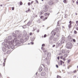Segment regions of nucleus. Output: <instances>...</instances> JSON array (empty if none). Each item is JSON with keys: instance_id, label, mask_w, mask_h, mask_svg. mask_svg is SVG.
<instances>
[{"instance_id": "f257e3e1", "label": "nucleus", "mask_w": 78, "mask_h": 78, "mask_svg": "<svg viewBox=\"0 0 78 78\" xmlns=\"http://www.w3.org/2000/svg\"><path fill=\"white\" fill-rule=\"evenodd\" d=\"M49 8V6L47 5H44L43 7V10L44 12H47L48 11V9Z\"/></svg>"}, {"instance_id": "f03ea898", "label": "nucleus", "mask_w": 78, "mask_h": 78, "mask_svg": "<svg viewBox=\"0 0 78 78\" xmlns=\"http://www.w3.org/2000/svg\"><path fill=\"white\" fill-rule=\"evenodd\" d=\"M17 41H18V42H19V40H17V38H16L14 39L13 40V41H9V44L10 45L13 44V43H14V42H17Z\"/></svg>"}, {"instance_id": "7ed1b4c3", "label": "nucleus", "mask_w": 78, "mask_h": 78, "mask_svg": "<svg viewBox=\"0 0 78 78\" xmlns=\"http://www.w3.org/2000/svg\"><path fill=\"white\" fill-rule=\"evenodd\" d=\"M66 47L67 48L70 49L72 47V43H70V42H68L66 44Z\"/></svg>"}, {"instance_id": "20e7f679", "label": "nucleus", "mask_w": 78, "mask_h": 78, "mask_svg": "<svg viewBox=\"0 0 78 78\" xmlns=\"http://www.w3.org/2000/svg\"><path fill=\"white\" fill-rule=\"evenodd\" d=\"M21 43H22V41L21 40H20V42H18L17 43H16L15 45V46H20V45H21Z\"/></svg>"}, {"instance_id": "39448f33", "label": "nucleus", "mask_w": 78, "mask_h": 78, "mask_svg": "<svg viewBox=\"0 0 78 78\" xmlns=\"http://www.w3.org/2000/svg\"><path fill=\"white\" fill-rule=\"evenodd\" d=\"M56 31L57 32L56 34L57 36V37H59V36H60V34H59V32H58L59 31V29L58 28H56Z\"/></svg>"}, {"instance_id": "423d86ee", "label": "nucleus", "mask_w": 78, "mask_h": 78, "mask_svg": "<svg viewBox=\"0 0 78 78\" xmlns=\"http://www.w3.org/2000/svg\"><path fill=\"white\" fill-rule=\"evenodd\" d=\"M62 40L61 41V42L62 44H63L64 42V41H65V37L64 36H63V37H62Z\"/></svg>"}, {"instance_id": "0eeeda50", "label": "nucleus", "mask_w": 78, "mask_h": 78, "mask_svg": "<svg viewBox=\"0 0 78 78\" xmlns=\"http://www.w3.org/2000/svg\"><path fill=\"white\" fill-rule=\"evenodd\" d=\"M51 34H54V36L56 34V32H55V30H53L51 32Z\"/></svg>"}, {"instance_id": "6e6552de", "label": "nucleus", "mask_w": 78, "mask_h": 78, "mask_svg": "<svg viewBox=\"0 0 78 78\" xmlns=\"http://www.w3.org/2000/svg\"><path fill=\"white\" fill-rule=\"evenodd\" d=\"M67 57V54H65L63 56V61H65V59H66V57Z\"/></svg>"}, {"instance_id": "1a4fd4ad", "label": "nucleus", "mask_w": 78, "mask_h": 78, "mask_svg": "<svg viewBox=\"0 0 78 78\" xmlns=\"http://www.w3.org/2000/svg\"><path fill=\"white\" fill-rule=\"evenodd\" d=\"M69 23L70 24L68 25V27L69 28V29H70V28L71 27H72V21H70L69 22Z\"/></svg>"}, {"instance_id": "9d476101", "label": "nucleus", "mask_w": 78, "mask_h": 78, "mask_svg": "<svg viewBox=\"0 0 78 78\" xmlns=\"http://www.w3.org/2000/svg\"><path fill=\"white\" fill-rule=\"evenodd\" d=\"M49 5H53V4H54V3L53 2L51 1H50L48 3Z\"/></svg>"}, {"instance_id": "9b49d317", "label": "nucleus", "mask_w": 78, "mask_h": 78, "mask_svg": "<svg viewBox=\"0 0 78 78\" xmlns=\"http://www.w3.org/2000/svg\"><path fill=\"white\" fill-rule=\"evenodd\" d=\"M68 38L70 41H72V38H71V37H70V35L68 36Z\"/></svg>"}, {"instance_id": "f8f14e48", "label": "nucleus", "mask_w": 78, "mask_h": 78, "mask_svg": "<svg viewBox=\"0 0 78 78\" xmlns=\"http://www.w3.org/2000/svg\"><path fill=\"white\" fill-rule=\"evenodd\" d=\"M2 50L3 51H6V48L4 47V46L2 47Z\"/></svg>"}, {"instance_id": "ddd939ff", "label": "nucleus", "mask_w": 78, "mask_h": 78, "mask_svg": "<svg viewBox=\"0 0 78 78\" xmlns=\"http://www.w3.org/2000/svg\"><path fill=\"white\" fill-rule=\"evenodd\" d=\"M31 23H32V22L31 21H29L27 23V25H28V26H30V25Z\"/></svg>"}, {"instance_id": "4468645a", "label": "nucleus", "mask_w": 78, "mask_h": 78, "mask_svg": "<svg viewBox=\"0 0 78 78\" xmlns=\"http://www.w3.org/2000/svg\"><path fill=\"white\" fill-rule=\"evenodd\" d=\"M45 75V72H43L41 73V76H44Z\"/></svg>"}, {"instance_id": "2eb2a0df", "label": "nucleus", "mask_w": 78, "mask_h": 78, "mask_svg": "<svg viewBox=\"0 0 78 78\" xmlns=\"http://www.w3.org/2000/svg\"><path fill=\"white\" fill-rule=\"evenodd\" d=\"M22 34H19L17 35V37H22Z\"/></svg>"}, {"instance_id": "dca6fc26", "label": "nucleus", "mask_w": 78, "mask_h": 78, "mask_svg": "<svg viewBox=\"0 0 78 78\" xmlns=\"http://www.w3.org/2000/svg\"><path fill=\"white\" fill-rule=\"evenodd\" d=\"M8 40H11L12 39V37L11 36H10L8 37Z\"/></svg>"}, {"instance_id": "f3484780", "label": "nucleus", "mask_w": 78, "mask_h": 78, "mask_svg": "<svg viewBox=\"0 0 78 78\" xmlns=\"http://www.w3.org/2000/svg\"><path fill=\"white\" fill-rule=\"evenodd\" d=\"M4 41H5V43H7V42H8V39L7 38H5L4 40Z\"/></svg>"}, {"instance_id": "a211bd4d", "label": "nucleus", "mask_w": 78, "mask_h": 78, "mask_svg": "<svg viewBox=\"0 0 78 78\" xmlns=\"http://www.w3.org/2000/svg\"><path fill=\"white\" fill-rule=\"evenodd\" d=\"M19 32H20V31H19L16 30L15 31V34H19Z\"/></svg>"}, {"instance_id": "6ab92c4d", "label": "nucleus", "mask_w": 78, "mask_h": 78, "mask_svg": "<svg viewBox=\"0 0 78 78\" xmlns=\"http://www.w3.org/2000/svg\"><path fill=\"white\" fill-rule=\"evenodd\" d=\"M44 14V12H43V11H41L40 12V15H42Z\"/></svg>"}, {"instance_id": "aec40b11", "label": "nucleus", "mask_w": 78, "mask_h": 78, "mask_svg": "<svg viewBox=\"0 0 78 78\" xmlns=\"http://www.w3.org/2000/svg\"><path fill=\"white\" fill-rule=\"evenodd\" d=\"M9 44H9H8V45L7 46V48H8V49H9L10 48H11V45H11V44H9V43H8Z\"/></svg>"}, {"instance_id": "412c9836", "label": "nucleus", "mask_w": 78, "mask_h": 78, "mask_svg": "<svg viewBox=\"0 0 78 78\" xmlns=\"http://www.w3.org/2000/svg\"><path fill=\"white\" fill-rule=\"evenodd\" d=\"M62 52L63 53H66V51L64 49H62Z\"/></svg>"}, {"instance_id": "4be33fe9", "label": "nucleus", "mask_w": 78, "mask_h": 78, "mask_svg": "<svg viewBox=\"0 0 78 78\" xmlns=\"http://www.w3.org/2000/svg\"><path fill=\"white\" fill-rule=\"evenodd\" d=\"M13 36V37H17V35L16 34H14V33H13L12 34Z\"/></svg>"}, {"instance_id": "5701e85b", "label": "nucleus", "mask_w": 78, "mask_h": 78, "mask_svg": "<svg viewBox=\"0 0 78 78\" xmlns=\"http://www.w3.org/2000/svg\"><path fill=\"white\" fill-rule=\"evenodd\" d=\"M39 69L40 72H41L42 70V67H40Z\"/></svg>"}, {"instance_id": "b1692460", "label": "nucleus", "mask_w": 78, "mask_h": 78, "mask_svg": "<svg viewBox=\"0 0 78 78\" xmlns=\"http://www.w3.org/2000/svg\"><path fill=\"white\" fill-rule=\"evenodd\" d=\"M45 16H46V17H48L49 15H48V13H46L45 14Z\"/></svg>"}, {"instance_id": "393cba45", "label": "nucleus", "mask_w": 78, "mask_h": 78, "mask_svg": "<svg viewBox=\"0 0 78 78\" xmlns=\"http://www.w3.org/2000/svg\"><path fill=\"white\" fill-rule=\"evenodd\" d=\"M8 45V44H7L6 43H5L4 45L5 47H6V48H7Z\"/></svg>"}, {"instance_id": "a878e982", "label": "nucleus", "mask_w": 78, "mask_h": 78, "mask_svg": "<svg viewBox=\"0 0 78 78\" xmlns=\"http://www.w3.org/2000/svg\"><path fill=\"white\" fill-rule=\"evenodd\" d=\"M11 48H12V49H14V45H12L11 46Z\"/></svg>"}, {"instance_id": "bb28decb", "label": "nucleus", "mask_w": 78, "mask_h": 78, "mask_svg": "<svg viewBox=\"0 0 78 78\" xmlns=\"http://www.w3.org/2000/svg\"><path fill=\"white\" fill-rule=\"evenodd\" d=\"M30 9H28V10H27L26 11V12H29V11L30 12Z\"/></svg>"}, {"instance_id": "cd10ccee", "label": "nucleus", "mask_w": 78, "mask_h": 78, "mask_svg": "<svg viewBox=\"0 0 78 78\" xmlns=\"http://www.w3.org/2000/svg\"><path fill=\"white\" fill-rule=\"evenodd\" d=\"M57 26H60V24H59V21H58L57 22Z\"/></svg>"}, {"instance_id": "c85d7f7f", "label": "nucleus", "mask_w": 78, "mask_h": 78, "mask_svg": "<svg viewBox=\"0 0 78 78\" xmlns=\"http://www.w3.org/2000/svg\"><path fill=\"white\" fill-rule=\"evenodd\" d=\"M63 2H64V3H67V1L66 0H63Z\"/></svg>"}, {"instance_id": "c756f323", "label": "nucleus", "mask_w": 78, "mask_h": 78, "mask_svg": "<svg viewBox=\"0 0 78 78\" xmlns=\"http://www.w3.org/2000/svg\"><path fill=\"white\" fill-rule=\"evenodd\" d=\"M53 36H51L50 37V40H52V39H53Z\"/></svg>"}, {"instance_id": "7c9ffc66", "label": "nucleus", "mask_w": 78, "mask_h": 78, "mask_svg": "<svg viewBox=\"0 0 78 78\" xmlns=\"http://www.w3.org/2000/svg\"><path fill=\"white\" fill-rule=\"evenodd\" d=\"M60 65H62V60H60Z\"/></svg>"}, {"instance_id": "2f4dec72", "label": "nucleus", "mask_w": 78, "mask_h": 78, "mask_svg": "<svg viewBox=\"0 0 78 78\" xmlns=\"http://www.w3.org/2000/svg\"><path fill=\"white\" fill-rule=\"evenodd\" d=\"M57 78H61V77L59 76H57Z\"/></svg>"}, {"instance_id": "473e14b6", "label": "nucleus", "mask_w": 78, "mask_h": 78, "mask_svg": "<svg viewBox=\"0 0 78 78\" xmlns=\"http://www.w3.org/2000/svg\"><path fill=\"white\" fill-rule=\"evenodd\" d=\"M26 28V26H23V28Z\"/></svg>"}, {"instance_id": "72a5a7b5", "label": "nucleus", "mask_w": 78, "mask_h": 78, "mask_svg": "<svg viewBox=\"0 0 78 78\" xmlns=\"http://www.w3.org/2000/svg\"><path fill=\"white\" fill-rule=\"evenodd\" d=\"M5 44V43L4 42H3L2 43V45H4Z\"/></svg>"}, {"instance_id": "f704fd0d", "label": "nucleus", "mask_w": 78, "mask_h": 78, "mask_svg": "<svg viewBox=\"0 0 78 78\" xmlns=\"http://www.w3.org/2000/svg\"><path fill=\"white\" fill-rule=\"evenodd\" d=\"M24 36H27V32H25V33L24 34Z\"/></svg>"}, {"instance_id": "c9c22d12", "label": "nucleus", "mask_w": 78, "mask_h": 78, "mask_svg": "<svg viewBox=\"0 0 78 78\" xmlns=\"http://www.w3.org/2000/svg\"><path fill=\"white\" fill-rule=\"evenodd\" d=\"M34 37L33 38L31 39V41H34Z\"/></svg>"}, {"instance_id": "e433bc0d", "label": "nucleus", "mask_w": 78, "mask_h": 78, "mask_svg": "<svg viewBox=\"0 0 78 78\" xmlns=\"http://www.w3.org/2000/svg\"><path fill=\"white\" fill-rule=\"evenodd\" d=\"M60 59H63V57L62 56H61L60 57Z\"/></svg>"}, {"instance_id": "4c0bfd02", "label": "nucleus", "mask_w": 78, "mask_h": 78, "mask_svg": "<svg viewBox=\"0 0 78 78\" xmlns=\"http://www.w3.org/2000/svg\"><path fill=\"white\" fill-rule=\"evenodd\" d=\"M74 33L75 34H76L77 32H76V30H74Z\"/></svg>"}, {"instance_id": "58836bf2", "label": "nucleus", "mask_w": 78, "mask_h": 78, "mask_svg": "<svg viewBox=\"0 0 78 78\" xmlns=\"http://www.w3.org/2000/svg\"><path fill=\"white\" fill-rule=\"evenodd\" d=\"M12 10L13 11L14 10V7H12Z\"/></svg>"}, {"instance_id": "ea45409f", "label": "nucleus", "mask_w": 78, "mask_h": 78, "mask_svg": "<svg viewBox=\"0 0 78 78\" xmlns=\"http://www.w3.org/2000/svg\"><path fill=\"white\" fill-rule=\"evenodd\" d=\"M73 73H76V70H75L73 71Z\"/></svg>"}, {"instance_id": "a19ab883", "label": "nucleus", "mask_w": 78, "mask_h": 78, "mask_svg": "<svg viewBox=\"0 0 78 78\" xmlns=\"http://www.w3.org/2000/svg\"><path fill=\"white\" fill-rule=\"evenodd\" d=\"M23 3H22V2H21L20 3V5H22Z\"/></svg>"}, {"instance_id": "79ce46f5", "label": "nucleus", "mask_w": 78, "mask_h": 78, "mask_svg": "<svg viewBox=\"0 0 78 78\" xmlns=\"http://www.w3.org/2000/svg\"><path fill=\"white\" fill-rule=\"evenodd\" d=\"M30 4H30V2H29L28 3V6L30 5Z\"/></svg>"}, {"instance_id": "37998d69", "label": "nucleus", "mask_w": 78, "mask_h": 78, "mask_svg": "<svg viewBox=\"0 0 78 78\" xmlns=\"http://www.w3.org/2000/svg\"><path fill=\"white\" fill-rule=\"evenodd\" d=\"M36 16H33V17L32 18V19H34V18H35Z\"/></svg>"}, {"instance_id": "c03bdc74", "label": "nucleus", "mask_w": 78, "mask_h": 78, "mask_svg": "<svg viewBox=\"0 0 78 78\" xmlns=\"http://www.w3.org/2000/svg\"><path fill=\"white\" fill-rule=\"evenodd\" d=\"M47 36V35L45 34L44 36V37H46Z\"/></svg>"}, {"instance_id": "a18cd8bd", "label": "nucleus", "mask_w": 78, "mask_h": 78, "mask_svg": "<svg viewBox=\"0 0 78 78\" xmlns=\"http://www.w3.org/2000/svg\"><path fill=\"white\" fill-rule=\"evenodd\" d=\"M30 44H32V45H33V44H34V43H33V42H30Z\"/></svg>"}, {"instance_id": "49530a36", "label": "nucleus", "mask_w": 78, "mask_h": 78, "mask_svg": "<svg viewBox=\"0 0 78 78\" xmlns=\"http://www.w3.org/2000/svg\"><path fill=\"white\" fill-rule=\"evenodd\" d=\"M76 23L77 24V25H78V21H76Z\"/></svg>"}, {"instance_id": "de8ad7c7", "label": "nucleus", "mask_w": 78, "mask_h": 78, "mask_svg": "<svg viewBox=\"0 0 78 78\" xmlns=\"http://www.w3.org/2000/svg\"><path fill=\"white\" fill-rule=\"evenodd\" d=\"M32 34H32V33H30V36H31V35H32Z\"/></svg>"}, {"instance_id": "09e8293b", "label": "nucleus", "mask_w": 78, "mask_h": 78, "mask_svg": "<svg viewBox=\"0 0 78 78\" xmlns=\"http://www.w3.org/2000/svg\"><path fill=\"white\" fill-rule=\"evenodd\" d=\"M42 47H44L45 46V44H43L42 45Z\"/></svg>"}, {"instance_id": "8fccbe9b", "label": "nucleus", "mask_w": 78, "mask_h": 78, "mask_svg": "<svg viewBox=\"0 0 78 78\" xmlns=\"http://www.w3.org/2000/svg\"><path fill=\"white\" fill-rule=\"evenodd\" d=\"M43 17H43V16H41L40 17L41 19H42V18H43Z\"/></svg>"}, {"instance_id": "3c124183", "label": "nucleus", "mask_w": 78, "mask_h": 78, "mask_svg": "<svg viewBox=\"0 0 78 78\" xmlns=\"http://www.w3.org/2000/svg\"><path fill=\"white\" fill-rule=\"evenodd\" d=\"M56 67H57V68H58V65H56Z\"/></svg>"}, {"instance_id": "603ef678", "label": "nucleus", "mask_w": 78, "mask_h": 78, "mask_svg": "<svg viewBox=\"0 0 78 78\" xmlns=\"http://www.w3.org/2000/svg\"><path fill=\"white\" fill-rule=\"evenodd\" d=\"M57 59L58 60H59V57L58 56L57 57Z\"/></svg>"}, {"instance_id": "864d4df0", "label": "nucleus", "mask_w": 78, "mask_h": 78, "mask_svg": "<svg viewBox=\"0 0 78 78\" xmlns=\"http://www.w3.org/2000/svg\"><path fill=\"white\" fill-rule=\"evenodd\" d=\"M73 42H75V41H76L75 39H73Z\"/></svg>"}, {"instance_id": "5fc2aeb1", "label": "nucleus", "mask_w": 78, "mask_h": 78, "mask_svg": "<svg viewBox=\"0 0 78 78\" xmlns=\"http://www.w3.org/2000/svg\"><path fill=\"white\" fill-rule=\"evenodd\" d=\"M76 5H78V1L76 2Z\"/></svg>"}, {"instance_id": "6e6d98bb", "label": "nucleus", "mask_w": 78, "mask_h": 78, "mask_svg": "<svg viewBox=\"0 0 78 78\" xmlns=\"http://www.w3.org/2000/svg\"><path fill=\"white\" fill-rule=\"evenodd\" d=\"M55 47V45L54 44L52 45V47Z\"/></svg>"}, {"instance_id": "4d7b16f0", "label": "nucleus", "mask_w": 78, "mask_h": 78, "mask_svg": "<svg viewBox=\"0 0 78 78\" xmlns=\"http://www.w3.org/2000/svg\"><path fill=\"white\" fill-rule=\"evenodd\" d=\"M37 33H39V30H37Z\"/></svg>"}, {"instance_id": "13d9d810", "label": "nucleus", "mask_w": 78, "mask_h": 78, "mask_svg": "<svg viewBox=\"0 0 78 78\" xmlns=\"http://www.w3.org/2000/svg\"><path fill=\"white\" fill-rule=\"evenodd\" d=\"M70 60H68V62L69 63V62H70Z\"/></svg>"}, {"instance_id": "bf43d9fd", "label": "nucleus", "mask_w": 78, "mask_h": 78, "mask_svg": "<svg viewBox=\"0 0 78 78\" xmlns=\"http://www.w3.org/2000/svg\"><path fill=\"white\" fill-rule=\"evenodd\" d=\"M6 58H5L4 59V62H6Z\"/></svg>"}, {"instance_id": "052dcab7", "label": "nucleus", "mask_w": 78, "mask_h": 78, "mask_svg": "<svg viewBox=\"0 0 78 78\" xmlns=\"http://www.w3.org/2000/svg\"><path fill=\"white\" fill-rule=\"evenodd\" d=\"M47 17H48L47 16H46V17H45V19H47Z\"/></svg>"}, {"instance_id": "680f3d73", "label": "nucleus", "mask_w": 78, "mask_h": 78, "mask_svg": "<svg viewBox=\"0 0 78 78\" xmlns=\"http://www.w3.org/2000/svg\"><path fill=\"white\" fill-rule=\"evenodd\" d=\"M36 2L37 3H38V1L37 0H36Z\"/></svg>"}, {"instance_id": "e2e57ef3", "label": "nucleus", "mask_w": 78, "mask_h": 78, "mask_svg": "<svg viewBox=\"0 0 78 78\" xmlns=\"http://www.w3.org/2000/svg\"><path fill=\"white\" fill-rule=\"evenodd\" d=\"M76 30H78V27H76Z\"/></svg>"}, {"instance_id": "0e129e2a", "label": "nucleus", "mask_w": 78, "mask_h": 78, "mask_svg": "<svg viewBox=\"0 0 78 78\" xmlns=\"http://www.w3.org/2000/svg\"><path fill=\"white\" fill-rule=\"evenodd\" d=\"M65 18H66V17H67V16H66V15H65Z\"/></svg>"}, {"instance_id": "69168bd1", "label": "nucleus", "mask_w": 78, "mask_h": 78, "mask_svg": "<svg viewBox=\"0 0 78 78\" xmlns=\"http://www.w3.org/2000/svg\"><path fill=\"white\" fill-rule=\"evenodd\" d=\"M33 2H34L32 1L31 2V4H32V3H33Z\"/></svg>"}, {"instance_id": "338daca9", "label": "nucleus", "mask_w": 78, "mask_h": 78, "mask_svg": "<svg viewBox=\"0 0 78 78\" xmlns=\"http://www.w3.org/2000/svg\"><path fill=\"white\" fill-rule=\"evenodd\" d=\"M45 20V19H44L43 20V21H44Z\"/></svg>"}, {"instance_id": "774afa93", "label": "nucleus", "mask_w": 78, "mask_h": 78, "mask_svg": "<svg viewBox=\"0 0 78 78\" xmlns=\"http://www.w3.org/2000/svg\"><path fill=\"white\" fill-rule=\"evenodd\" d=\"M36 75H37V72L36 73Z\"/></svg>"}]
</instances>
